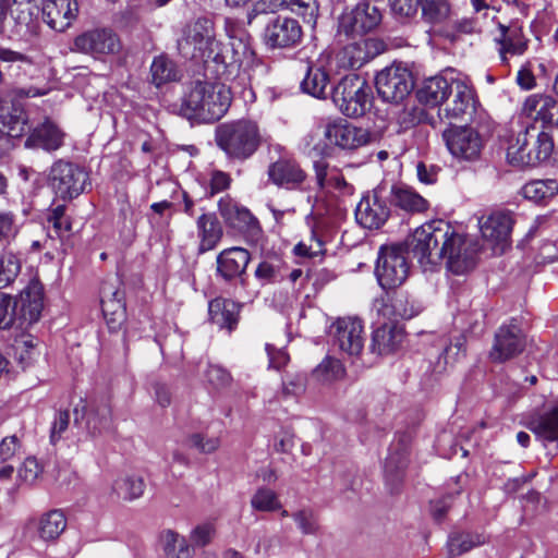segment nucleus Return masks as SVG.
Masks as SVG:
<instances>
[{
	"label": "nucleus",
	"mask_w": 558,
	"mask_h": 558,
	"mask_svg": "<svg viewBox=\"0 0 558 558\" xmlns=\"http://www.w3.org/2000/svg\"><path fill=\"white\" fill-rule=\"evenodd\" d=\"M230 102V89L225 85L196 81L183 94L179 113L189 120L211 123L223 117Z\"/></svg>",
	"instance_id": "f257e3e1"
},
{
	"label": "nucleus",
	"mask_w": 558,
	"mask_h": 558,
	"mask_svg": "<svg viewBox=\"0 0 558 558\" xmlns=\"http://www.w3.org/2000/svg\"><path fill=\"white\" fill-rule=\"evenodd\" d=\"M258 125L251 120H238L219 125L216 130L217 145L234 159H247L262 144Z\"/></svg>",
	"instance_id": "f03ea898"
},
{
	"label": "nucleus",
	"mask_w": 558,
	"mask_h": 558,
	"mask_svg": "<svg viewBox=\"0 0 558 558\" xmlns=\"http://www.w3.org/2000/svg\"><path fill=\"white\" fill-rule=\"evenodd\" d=\"M178 50L185 59L226 62L215 38L214 24L207 19H198L186 26L183 36L178 40Z\"/></svg>",
	"instance_id": "7ed1b4c3"
},
{
	"label": "nucleus",
	"mask_w": 558,
	"mask_h": 558,
	"mask_svg": "<svg viewBox=\"0 0 558 558\" xmlns=\"http://www.w3.org/2000/svg\"><path fill=\"white\" fill-rule=\"evenodd\" d=\"M450 234L452 226L449 222L433 220L416 228L408 238L407 245L422 265H437Z\"/></svg>",
	"instance_id": "20e7f679"
},
{
	"label": "nucleus",
	"mask_w": 558,
	"mask_h": 558,
	"mask_svg": "<svg viewBox=\"0 0 558 558\" xmlns=\"http://www.w3.org/2000/svg\"><path fill=\"white\" fill-rule=\"evenodd\" d=\"M554 149L551 136L534 126H527L510 142L507 159L513 166H536L547 160Z\"/></svg>",
	"instance_id": "39448f33"
},
{
	"label": "nucleus",
	"mask_w": 558,
	"mask_h": 558,
	"mask_svg": "<svg viewBox=\"0 0 558 558\" xmlns=\"http://www.w3.org/2000/svg\"><path fill=\"white\" fill-rule=\"evenodd\" d=\"M46 89L15 88L0 97V132L8 137H21L27 130L28 118L21 100L46 95Z\"/></svg>",
	"instance_id": "423d86ee"
},
{
	"label": "nucleus",
	"mask_w": 558,
	"mask_h": 558,
	"mask_svg": "<svg viewBox=\"0 0 558 558\" xmlns=\"http://www.w3.org/2000/svg\"><path fill=\"white\" fill-rule=\"evenodd\" d=\"M372 92L367 82L356 74L345 75L332 89V101L347 117L363 116L371 105Z\"/></svg>",
	"instance_id": "0eeeda50"
},
{
	"label": "nucleus",
	"mask_w": 558,
	"mask_h": 558,
	"mask_svg": "<svg viewBox=\"0 0 558 558\" xmlns=\"http://www.w3.org/2000/svg\"><path fill=\"white\" fill-rule=\"evenodd\" d=\"M48 183L58 197L73 199L85 191L88 174L73 162L58 160L50 168Z\"/></svg>",
	"instance_id": "6e6552de"
},
{
	"label": "nucleus",
	"mask_w": 558,
	"mask_h": 558,
	"mask_svg": "<svg viewBox=\"0 0 558 558\" xmlns=\"http://www.w3.org/2000/svg\"><path fill=\"white\" fill-rule=\"evenodd\" d=\"M442 246L441 260L446 262L447 269L454 275H465L472 271L477 262V243L456 231L448 236Z\"/></svg>",
	"instance_id": "1a4fd4ad"
},
{
	"label": "nucleus",
	"mask_w": 558,
	"mask_h": 558,
	"mask_svg": "<svg viewBox=\"0 0 558 558\" xmlns=\"http://www.w3.org/2000/svg\"><path fill=\"white\" fill-rule=\"evenodd\" d=\"M413 86L412 73L400 63H392L376 75L377 93L387 102L403 101Z\"/></svg>",
	"instance_id": "9d476101"
},
{
	"label": "nucleus",
	"mask_w": 558,
	"mask_h": 558,
	"mask_svg": "<svg viewBox=\"0 0 558 558\" xmlns=\"http://www.w3.org/2000/svg\"><path fill=\"white\" fill-rule=\"evenodd\" d=\"M375 274L384 289H395L401 286L409 275V265L403 251L397 246L383 247Z\"/></svg>",
	"instance_id": "9b49d317"
},
{
	"label": "nucleus",
	"mask_w": 558,
	"mask_h": 558,
	"mask_svg": "<svg viewBox=\"0 0 558 558\" xmlns=\"http://www.w3.org/2000/svg\"><path fill=\"white\" fill-rule=\"evenodd\" d=\"M475 90L468 78L454 77L450 95L444 102L442 116L449 121L468 120L475 111Z\"/></svg>",
	"instance_id": "f8f14e48"
},
{
	"label": "nucleus",
	"mask_w": 558,
	"mask_h": 558,
	"mask_svg": "<svg viewBox=\"0 0 558 558\" xmlns=\"http://www.w3.org/2000/svg\"><path fill=\"white\" fill-rule=\"evenodd\" d=\"M324 136L330 144L345 150H355L375 141L369 130L355 126L344 120L327 123Z\"/></svg>",
	"instance_id": "ddd939ff"
},
{
	"label": "nucleus",
	"mask_w": 558,
	"mask_h": 558,
	"mask_svg": "<svg viewBox=\"0 0 558 558\" xmlns=\"http://www.w3.org/2000/svg\"><path fill=\"white\" fill-rule=\"evenodd\" d=\"M450 154L459 159L473 160L480 156L483 142L480 134L469 126L451 125L442 132Z\"/></svg>",
	"instance_id": "4468645a"
},
{
	"label": "nucleus",
	"mask_w": 558,
	"mask_h": 558,
	"mask_svg": "<svg viewBox=\"0 0 558 558\" xmlns=\"http://www.w3.org/2000/svg\"><path fill=\"white\" fill-rule=\"evenodd\" d=\"M120 49L118 36L110 29L96 28L82 33L73 41L72 50L94 58L112 54Z\"/></svg>",
	"instance_id": "2eb2a0df"
},
{
	"label": "nucleus",
	"mask_w": 558,
	"mask_h": 558,
	"mask_svg": "<svg viewBox=\"0 0 558 558\" xmlns=\"http://www.w3.org/2000/svg\"><path fill=\"white\" fill-rule=\"evenodd\" d=\"M525 347V335L521 327L511 320L510 324L500 326L496 331L490 359L495 362H505L521 354Z\"/></svg>",
	"instance_id": "dca6fc26"
},
{
	"label": "nucleus",
	"mask_w": 558,
	"mask_h": 558,
	"mask_svg": "<svg viewBox=\"0 0 558 558\" xmlns=\"http://www.w3.org/2000/svg\"><path fill=\"white\" fill-rule=\"evenodd\" d=\"M381 21L380 10L371 2L357 4L350 12H344L339 19V33L347 36L359 35L373 31Z\"/></svg>",
	"instance_id": "f3484780"
},
{
	"label": "nucleus",
	"mask_w": 558,
	"mask_h": 558,
	"mask_svg": "<svg viewBox=\"0 0 558 558\" xmlns=\"http://www.w3.org/2000/svg\"><path fill=\"white\" fill-rule=\"evenodd\" d=\"M44 308V286L32 280L15 302V322L21 328L37 323Z\"/></svg>",
	"instance_id": "a211bd4d"
},
{
	"label": "nucleus",
	"mask_w": 558,
	"mask_h": 558,
	"mask_svg": "<svg viewBox=\"0 0 558 558\" xmlns=\"http://www.w3.org/2000/svg\"><path fill=\"white\" fill-rule=\"evenodd\" d=\"M384 51L381 41L375 38H360L344 46L335 61L342 69H360Z\"/></svg>",
	"instance_id": "6ab92c4d"
},
{
	"label": "nucleus",
	"mask_w": 558,
	"mask_h": 558,
	"mask_svg": "<svg viewBox=\"0 0 558 558\" xmlns=\"http://www.w3.org/2000/svg\"><path fill=\"white\" fill-rule=\"evenodd\" d=\"M335 344L349 355H359L364 348V327L362 320L354 317L338 318L331 325Z\"/></svg>",
	"instance_id": "aec40b11"
},
{
	"label": "nucleus",
	"mask_w": 558,
	"mask_h": 558,
	"mask_svg": "<svg viewBox=\"0 0 558 558\" xmlns=\"http://www.w3.org/2000/svg\"><path fill=\"white\" fill-rule=\"evenodd\" d=\"M267 174L272 184L288 190L299 189L307 178L300 163L288 154L270 162Z\"/></svg>",
	"instance_id": "412c9836"
},
{
	"label": "nucleus",
	"mask_w": 558,
	"mask_h": 558,
	"mask_svg": "<svg viewBox=\"0 0 558 558\" xmlns=\"http://www.w3.org/2000/svg\"><path fill=\"white\" fill-rule=\"evenodd\" d=\"M521 114L525 119L539 122L542 126L558 125V100L550 95L533 94L524 100Z\"/></svg>",
	"instance_id": "4be33fe9"
},
{
	"label": "nucleus",
	"mask_w": 558,
	"mask_h": 558,
	"mask_svg": "<svg viewBox=\"0 0 558 558\" xmlns=\"http://www.w3.org/2000/svg\"><path fill=\"white\" fill-rule=\"evenodd\" d=\"M302 28L294 19L278 16L266 27L264 39L271 48H289L300 43Z\"/></svg>",
	"instance_id": "5701e85b"
},
{
	"label": "nucleus",
	"mask_w": 558,
	"mask_h": 558,
	"mask_svg": "<svg viewBox=\"0 0 558 558\" xmlns=\"http://www.w3.org/2000/svg\"><path fill=\"white\" fill-rule=\"evenodd\" d=\"M513 220L508 213L497 211L480 220V228L485 240L493 244L496 252L502 253L509 244Z\"/></svg>",
	"instance_id": "b1692460"
},
{
	"label": "nucleus",
	"mask_w": 558,
	"mask_h": 558,
	"mask_svg": "<svg viewBox=\"0 0 558 558\" xmlns=\"http://www.w3.org/2000/svg\"><path fill=\"white\" fill-rule=\"evenodd\" d=\"M390 214L386 201L376 192L365 195L356 206V221L366 229H378Z\"/></svg>",
	"instance_id": "393cba45"
},
{
	"label": "nucleus",
	"mask_w": 558,
	"mask_h": 558,
	"mask_svg": "<svg viewBox=\"0 0 558 558\" xmlns=\"http://www.w3.org/2000/svg\"><path fill=\"white\" fill-rule=\"evenodd\" d=\"M43 17L49 27L63 32L72 25L78 13L76 0H44Z\"/></svg>",
	"instance_id": "a878e982"
},
{
	"label": "nucleus",
	"mask_w": 558,
	"mask_h": 558,
	"mask_svg": "<svg viewBox=\"0 0 558 558\" xmlns=\"http://www.w3.org/2000/svg\"><path fill=\"white\" fill-rule=\"evenodd\" d=\"M101 308L109 329H120L125 320L124 294L113 287L104 286L101 289Z\"/></svg>",
	"instance_id": "bb28decb"
},
{
	"label": "nucleus",
	"mask_w": 558,
	"mask_h": 558,
	"mask_svg": "<svg viewBox=\"0 0 558 558\" xmlns=\"http://www.w3.org/2000/svg\"><path fill=\"white\" fill-rule=\"evenodd\" d=\"M423 310L422 303L408 292H397L389 298L379 312L389 319H411Z\"/></svg>",
	"instance_id": "cd10ccee"
},
{
	"label": "nucleus",
	"mask_w": 558,
	"mask_h": 558,
	"mask_svg": "<svg viewBox=\"0 0 558 558\" xmlns=\"http://www.w3.org/2000/svg\"><path fill=\"white\" fill-rule=\"evenodd\" d=\"M251 256L242 247H230L217 256V270L226 279L240 277L246 269Z\"/></svg>",
	"instance_id": "c85d7f7f"
},
{
	"label": "nucleus",
	"mask_w": 558,
	"mask_h": 558,
	"mask_svg": "<svg viewBox=\"0 0 558 558\" xmlns=\"http://www.w3.org/2000/svg\"><path fill=\"white\" fill-rule=\"evenodd\" d=\"M403 341V331L393 324H384L373 332L371 350L379 355L393 353Z\"/></svg>",
	"instance_id": "c756f323"
},
{
	"label": "nucleus",
	"mask_w": 558,
	"mask_h": 558,
	"mask_svg": "<svg viewBox=\"0 0 558 558\" xmlns=\"http://www.w3.org/2000/svg\"><path fill=\"white\" fill-rule=\"evenodd\" d=\"M452 78L448 80L444 76H433L427 78L417 92L418 100L430 107L444 105L450 88Z\"/></svg>",
	"instance_id": "7c9ffc66"
},
{
	"label": "nucleus",
	"mask_w": 558,
	"mask_h": 558,
	"mask_svg": "<svg viewBox=\"0 0 558 558\" xmlns=\"http://www.w3.org/2000/svg\"><path fill=\"white\" fill-rule=\"evenodd\" d=\"M208 313L213 324L231 331L238 323L239 305L232 300L216 298L209 302Z\"/></svg>",
	"instance_id": "2f4dec72"
},
{
	"label": "nucleus",
	"mask_w": 558,
	"mask_h": 558,
	"mask_svg": "<svg viewBox=\"0 0 558 558\" xmlns=\"http://www.w3.org/2000/svg\"><path fill=\"white\" fill-rule=\"evenodd\" d=\"M201 253L214 250L220 242L223 231L220 222L213 214H203L196 221Z\"/></svg>",
	"instance_id": "473e14b6"
},
{
	"label": "nucleus",
	"mask_w": 558,
	"mask_h": 558,
	"mask_svg": "<svg viewBox=\"0 0 558 558\" xmlns=\"http://www.w3.org/2000/svg\"><path fill=\"white\" fill-rule=\"evenodd\" d=\"M68 520L62 510L43 513L37 521V534L45 542H54L65 531Z\"/></svg>",
	"instance_id": "72a5a7b5"
},
{
	"label": "nucleus",
	"mask_w": 558,
	"mask_h": 558,
	"mask_svg": "<svg viewBox=\"0 0 558 558\" xmlns=\"http://www.w3.org/2000/svg\"><path fill=\"white\" fill-rule=\"evenodd\" d=\"M63 142L62 132L49 120L35 128L26 140L27 147H41L46 150L58 149Z\"/></svg>",
	"instance_id": "f704fd0d"
},
{
	"label": "nucleus",
	"mask_w": 558,
	"mask_h": 558,
	"mask_svg": "<svg viewBox=\"0 0 558 558\" xmlns=\"http://www.w3.org/2000/svg\"><path fill=\"white\" fill-rule=\"evenodd\" d=\"M529 428L544 440L558 441V405L532 417Z\"/></svg>",
	"instance_id": "c9c22d12"
},
{
	"label": "nucleus",
	"mask_w": 558,
	"mask_h": 558,
	"mask_svg": "<svg viewBox=\"0 0 558 558\" xmlns=\"http://www.w3.org/2000/svg\"><path fill=\"white\" fill-rule=\"evenodd\" d=\"M111 421V408L107 400L92 401L86 407V427L93 435L108 429Z\"/></svg>",
	"instance_id": "e433bc0d"
},
{
	"label": "nucleus",
	"mask_w": 558,
	"mask_h": 558,
	"mask_svg": "<svg viewBox=\"0 0 558 558\" xmlns=\"http://www.w3.org/2000/svg\"><path fill=\"white\" fill-rule=\"evenodd\" d=\"M500 57L502 62H507V56H519L526 50V39L523 36L522 28L518 25L508 27L501 26Z\"/></svg>",
	"instance_id": "4c0bfd02"
},
{
	"label": "nucleus",
	"mask_w": 558,
	"mask_h": 558,
	"mask_svg": "<svg viewBox=\"0 0 558 558\" xmlns=\"http://www.w3.org/2000/svg\"><path fill=\"white\" fill-rule=\"evenodd\" d=\"M391 203L408 213H423L428 208V202L409 186H395Z\"/></svg>",
	"instance_id": "58836bf2"
},
{
	"label": "nucleus",
	"mask_w": 558,
	"mask_h": 558,
	"mask_svg": "<svg viewBox=\"0 0 558 558\" xmlns=\"http://www.w3.org/2000/svg\"><path fill=\"white\" fill-rule=\"evenodd\" d=\"M219 213L227 223L230 226L243 229L253 223L254 217L248 209L238 205L230 197H222L219 201Z\"/></svg>",
	"instance_id": "ea45409f"
},
{
	"label": "nucleus",
	"mask_w": 558,
	"mask_h": 558,
	"mask_svg": "<svg viewBox=\"0 0 558 558\" xmlns=\"http://www.w3.org/2000/svg\"><path fill=\"white\" fill-rule=\"evenodd\" d=\"M345 375L342 363L331 356L325 357L312 372L311 379L322 386L341 380Z\"/></svg>",
	"instance_id": "a19ab883"
},
{
	"label": "nucleus",
	"mask_w": 558,
	"mask_h": 558,
	"mask_svg": "<svg viewBox=\"0 0 558 558\" xmlns=\"http://www.w3.org/2000/svg\"><path fill=\"white\" fill-rule=\"evenodd\" d=\"M161 542L167 558H193V546L177 532L165 531L161 535Z\"/></svg>",
	"instance_id": "79ce46f5"
},
{
	"label": "nucleus",
	"mask_w": 558,
	"mask_h": 558,
	"mask_svg": "<svg viewBox=\"0 0 558 558\" xmlns=\"http://www.w3.org/2000/svg\"><path fill=\"white\" fill-rule=\"evenodd\" d=\"M112 489L119 498L132 501L143 495L145 483L138 475H123L114 481Z\"/></svg>",
	"instance_id": "37998d69"
},
{
	"label": "nucleus",
	"mask_w": 558,
	"mask_h": 558,
	"mask_svg": "<svg viewBox=\"0 0 558 558\" xmlns=\"http://www.w3.org/2000/svg\"><path fill=\"white\" fill-rule=\"evenodd\" d=\"M558 193V182L556 180H533L522 187V194L525 198L541 203L554 197Z\"/></svg>",
	"instance_id": "c03bdc74"
},
{
	"label": "nucleus",
	"mask_w": 558,
	"mask_h": 558,
	"mask_svg": "<svg viewBox=\"0 0 558 558\" xmlns=\"http://www.w3.org/2000/svg\"><path fill=\"white\" fill-rule=\"evenodd\" d=\"M328 83L329 76L323 68L310 66L301 86L303 92L313 97L325 98Z\"/></svg>",
	"instance_id": "a18cd8bd"
},
{
	"label": "nucleus",
	"mask_w": 558,
	"mask_h": 558,
	"mask_svg": "<svg viewBox=\"0 0 558 558\" xmlns=\"http://www.w3.org/2000/svg\"><path fill=\"white\" fill-rule=\"evenodd\" d=\"M251 507L255 511L275 512L281 509L278 494L268 487H259L251 497Z\"/></svg>",
	"instance_id": "49530a36"
},
{
	"label": "nucleus",
	"mask_w": 558,
	"mask_h": 558,
	"mask_svg": "<svg viewBox=\"0 0 558 558\" xmlns=\"http://www.w3.org/2000/svg\"><path fill=\"white\" fill-rule=\"evenodd\" d=\"M230 63L241 66L243 63L252 60L254 52L248 34L243 33L239 37L235 35H230Z\"/></svg>",
	"instance_id": "de8ad7c7"
},
{
	"label": "nucleus",
	"mask_w": 558,
	"mask_h": 558,
	"mask_svg": "<svg viewBox=\"0 0 558 558\" xmlns=\"http://www.w3.org/2000/svg\"><path fill=\"white\" fill-rule=\"evenodd\" d=\"M151 80L156 86L177 80L174 64L165 56L156 57L150 66Z\"/></svg>",
	"instance_id": "09e8293b"
},
{
	"label": "nucleus",
	"mask_w": 558,
	"mask_h": 558,
	"mask_svg": "<svg viewBox=\"0 0 558 558\" xmlns=\"http://www.w3.org/2000/svg\"><path fill=\"white\" fill-rule=\"evenodd\" d=\"M20 271V258L11 252L4 253L0 258V289L10 286L17 278Z\"/></svg>",
	"instance_id": "8fccbe9b"
},
{
	"label": "nucleus",
	"mask_w": 558,
	"mask_h": 558,
	"mask_svg": "<svg viewBox=\"0 0 558 558\" xmlns=\"http://www.w3.org/2000/svg\"><path fill=\"white\" fill-rule=\"evenodd\" d=\"M298 529L303 535H316L320 525L318 515L311 508L304 507L291 513Z\"/></svg>",
	"instance_id": "3c124183"
},
{
	"label": "nucleus",
	"mask_w": 558,
	"mask_h": 558,
	"mask_svg": "<svg viewBox=\"0 0 558 558\" xmlns=\"http://www.w3.org/2000/svg\"><path fill=\"white\" fill-rule=\"evenodd\" d=\"M428 121V113L420 106L407 107L400 111L397 122L400 131H407L417 124Z\"/></svg>",
	"instance_id": "603ef678"
},
{
	"label": "nucleus",
	"mask_w": 558,
	"mask_h": 558,
	"mask_svg": "<svg viewBox=\"0 0 558 558\" xmlns=\"http://www.w3.org/2000/svg\"><path fill=\"white\" fill-rule=\"evenodd\" d=\"M424 16L433 22H440L449 16L450 5L447 0H417Z\"/></svg>",
	"instance_id": "864d4df0"
},
{
	"label": "nucleus",
	"mask_w": 558,
	"mask_h": 558,
	"mask_svg": "<svg viewBox=\"0 0 558 558\" xmlns=\"http://www.w3.org/2000/svg\"><path fill=\"white\" fill-rule=\"evenodd\" d=\"M483 543L484 538L480 535L459 534L449 538L448 551L450 556H458Z\"/></svg>",
	"instance_id": "5fc2aeb1"
},
{
	"label": "nucleus",
	"mask_w": 558,
	"mask_h": 558,
	"mask_svg": "<svg viewBox=\"0 0 558 558\" xmlns=\"http://www.w3.org/2000/svg\"><path fill=\"white\" fill-rule=\"evenodd\" d=\"M283 8L301 15L307 23L316 22L318 7L315 0H283Z\"/></svg>",
	"instance_id": "6e6d98bb"
},
{
	"label": "nucleus",
	"mask_w": 558,
	"mask_h": 558,
	"mask_svg": "<svg viewBox=\"0 0 558 558\" xmlns=\"http://www.w3.org/2000/svg\"><path fill=\"white\" fill-rule=\"evenodd\" d=\"M205 378L208 385L216 390L226 389L232 384L231 374L222 366L216 364L208 365Z\"/></svg>",
	"instance_id": "4d7b16f0"
},
{
	"label": "nucleus",
	"mask_w": 558,
	"mask_h": 558,
	"mask_svg": "<svg viewBox=\"0 0 558 558\" xmlns=\"http://www.w3.org/2000/svg\"><path fill=\"white\" fill-rule=\"evenodd\" d=\"M190 447L197 449L202 453H213L220 447V438L218 436H208L202 433H194L187 437Z\"/></svg>",
	"instance_id": "13d9d810"
},
{
	"label": "nucleus",
	"mask_w": 558,
	"mask_h": 558,
	"mask_svg": "<svg viewBox=\"0 0 558 558\" xmlns=\"http://www.w3.org/2000/svg\"><path fill=\"white\" fill-rule=\"evenodd\" d=\"M280 272L281 264L279 260H264L257 266L255 276L258 280L269 283L277 280V278L280 276Z\"/></svg>",
	"instance_id": "bf43d9fd"
},
{
	"label": "nucleus",
	"mask_w": 558,
	"mask_h": 558,
	"mask_svg": "<svg viewBox=\"0 0 558 558\" xmlns=\"http://www.w3.org/2000/svg\"><path fill=\"white\" fill-rule=\"evenodd\" d=\"M324 243L314 233L308 239V242H300L295 247L294 252L300 256L314 257L324 253Z\"/></svg>",
	"instance_id": "052dcab7"
},
{
	"label": "nucleus",
	"mask_w": 558,
	"mask_h": 558,
	"mask_svg": "<svg viewBox=\"0 0 558 558\" xmlns=\"http://www.w3.org/2000/svg\"><path fill=\"white\" fill-rule=\"evenodd\" d=\"M306 379L303 375H288L282 381V393L289 396H300L305 391Z\"/></svg>",
	"instance_id": "680f3d73"
},
{
	"label": "nucleus",
	"mask_w": 558,
	"mask_h": 558,
	"mask_svg": "<svg viewBox=\"0 0 558 558\" xmlns=\"http://www.w3.org/2000/svg\"><path fill=\"white\" fill-rule=\"evenodd\" d=\"M15 323V311L11 298L0 292V329L10 328Z\"/></svg>",
	"instance_id": "e2e57ef3"
},
{
	"label": "nucleus",
	"mask_w": 558,
	"mask_h": 558,
	"mask_svg": "<svg viewBox=\"0 0 558 558\" xmlns=\"http://www.w3.org/2000/svg\"><path fill=\"white\" fill-rule=\"evenodd\" d=\"M215 534V527L210 523H204L194 527L190 534V539L194 546L203 547L210 543Z\"/></svg>",
	"instance_id": "0e129e2a"
},
{
	"label": "nucleus",
	"mask_w": 558,
	"mask_h": 558,
	"mask_svg": "<svg viewBox=\"0 0 558 558\" xmlns=\"http://www.w3.org/2000/svg\"><path fill=\"white\" fill-rule=\"evenodd\" d=\"M21 453V442L15 435L5 437L0 442L1 461H10Z\"/></svg>",
	"instance_id": "69168bd1"
},
{
	"label": "nucleus",
	"mask_w": 558,
	"mask_h": 558,
	"mask_svg": "<svg viewBox=\"0 0 558 558\" xmlns=\"http://www.w3.org/2000/svg\"><path fill=\"white\" fill-rule=\"evenodd\" d=\"M279 10H284L283 0H257L247 15L248 24L258 14L274 13Z\"/></svg>",
	"instance_id": "338daca9"
},
{
	"label": "nucleus",
	"mask_w": 558,
	"mask_h": 558,
	"mask_svg": "<svg viewBox=\"0 0 558 558\" xmlns=\"http://www.w3.org/2000/svg\"><path fill=\"white\" fill-rule=\"evenodd\" d=\"M41 469L35 458H26L19 469V477L26 482L33 483L39 475Z\"/></svg>",
	"instance_id": "774afa93"
}]
</instances>
